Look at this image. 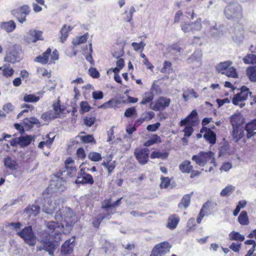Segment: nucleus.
<instances>
[{"label": "nucleus", "mask_w": 256, "mask_h": 256, "mask_svg": "<svg viewBox=\"0 0 256 256\" xmlns=\"http://www.w3.org/2000/svg\"><path fill=\"white\" fill-rule=\"evenodd\" d=\"M192 160L200 166H204L208 163H212L214 166H216L214 161V154L210 152H201L196 155H194L192 157Z\"/></svg>", "instance_id": "20e7f679"}, {"label": "nucleus", "mask_w": 256, "mask_h": 256, "mask_svg": "<svg viewBox=\"0 0 256 256\" xmlns=\"http://www.w3.org/2000/svg\"><path fill=\"white\" fill-rule=\"evenodd\" d=\"M204 138L211 144H214L216 142V134L211 130H209L204 134Z\"/></svg>", "instance_id": "bb28decb"}, {"label": "nucleus", "mask_w": 256, "mask_h": 256, "mask_svg": "<svg viewBox=\"0 0 256 256\" xmlns=\"http://www.w3.org/2000/svg\"><path fill=\"white\" fill-rule=\"evenodd\" d=\"M161 179V183L160 184V186L162 188H167L170 184V179L168 177H163L162 176L160 178Z\"/></svg>", "instance_id": "bf43d9fd"}, {"label": "nucleus", "mask_w": 256, "mask_h": 256, "mask_svg": "<svg viewBox=\"0 0 256 256\" xmlns=\"http://www.w3.org/2000/svg\"><path fill=\"white\" fill-rule=\"evenodd\" d=\"M222 74H224L228 77H231L233 78H236L238 77L236 70L232 66H230L225 72H222Z\"/></svg>", "instance_id": "c03bdc74"}, {"label": "nucleus", "mask_w": 256, "mask_h": 256, "mask_svg": "<svg viewBox=\"0 0 256 256\" xmlns=\"http://www.w3.org/2000/svg\"><path fill=\"white\" fill-rule=\"evenodd\" d=\"M80 138L81 140L84 143H89L94 141V138L93 136L90 134L81 136Z\"/></svg>", "instance_id": "680f3d73"}, {"label": "nucleus", "mask_w": 256, "mask_h": 256, "mask_svg": "<svg viewBox=\"0 0 256 256\" xmlns=\"http://www.w3.org/2000/svg\"><path fill=\"white\" fill-rule=\"evenodd\" d=\"M72 30V28L70 26H67L66 25L63 26L60 33V42H64L66 40L68 36V32Z\"/></svg>", "instance_id": "7c9ffc66"}, {"label": "nucleus", "mask_w": 256, "mask_h": 256, "mask_svg": "<svg viewBox=\"0 0 256 256\" xmlns=\"http://www.w3.org/2000/svg\"><path fill=\"white\" fill-rule=\"evenodd\" d=\"M107 218V216L102 214H99L96 217L93 218L92 225L94 228H98L101 222Z\"/></svg>", "instance_id": "79ce46f5"}, {"label": "nucleus", "mask_w": 256, "mask_h": 256, "mask_svg": "<svg viewBox=\"0 0 256 256\" xmlns=\"http://www.w3.org/2000/svg\"><path fill=\"white\" fill-rule=\"evenodd\" d=\"M88 158L93 162H99L102 160L101 154L96 152H90L88 155Z\"/></svg>", "instance_id": "de8ad7c7"}, {"label": "nucleus", "mask_w": 256, "mask_h": 256, "mask_svg": "<svg viewBox=\"0 0 256 256\" xmlns=\"http://www.w3.org/2000/svg\"><path fill=\"white\" fill-rule=\"evenodd\" d=\"M40 97L33 94H26L24 97V101L27 102H36Z\"/></svg>", "instance_id": "a19ab883"}, {"label": "nucleus", "mask_w": 256, "mask_h": 256, "mask_svg": "<svg viewBox=\"0 0 256 256\" xmlns=\"http://www.w3.org/2000/svg\"><path fill=\"white\" fill-rule=\"evenodd\" d=\"M251 94L252 92L246 86H242L240 92L235 94L232 98V104L235 106H239L240 108L244 107L246 104L244 102L247 100L248 94Z\"/></svg>", "instance_id": "6e6552de"}, {"label": "nucleus", "mask_w": 256, "mask_h": 256, "mask_svg": "<svg viewBox=\"0 0 256 256\" xmlns=\"http://www.w3.org/2000/svg\"><path fill=\"white\" fill-rule=\"evenodd\" d=\"M192 194V192L191 194H185L178 204V207L180 208L183 207L186 208L190 204Z\"/></svg>", "instance_id": "cd10ccee"}, {"label": "nucleus", "mask_w": 256, "mask_h": 256, "mask_svg": "<svg viewBox=\"0 0 256 256\" xmlns=\"http://www.w3.org/2000/svg\"><path fill=\"white\" fill-rule=\"evenodd\" d=\"M16 234L22 238L29 246H34L36 244V236L32 226L24 228L18 232Z\"/></svg>", "instance_id": "0eeeda50"}, {"label": "nucleus", "mask_w": 256, "mask_h": 256, "mask_svg": "<svg viewBox=\"0 0 256 256\" xmlns=\"http://www.w3.org/2000/svg\"><path fill=\"white\" fill-rule=\"evenodd\" d=\"M102 165L108 170V174H110L116 167V162L111 160H104L102 163Z\"/></svg>", "instance_id": "4c0bfd02"}, {"label": "nucleus", "mask_w": 256, "mask_h": 256, "mask_svg": "<svg viewBox=\"0 0 256 256\" xmlns=\"http://www.w3.org/2000/svg\"><path fill=\"white\" fill-rule=\"evenodd\" d=\"M88 34L86 33L84 35L79 37L76 40H73L72 43L74 45L76 46L81 44H84L86 42L88 38Z\"/></svg>", "instance_id": "3c124183"}, {"label": "nucleus", "mask_w": 256, "mask_h": 256, "mask_svg": "<svg viewBox=\"0 0 256 256\" xmlns=\"http://www.w3.org/2000/svg\"><path fill=\"white\" fill-rule=\"evenodd\" d=\"M90 75L94 78H98L100 77V73L96 68H90L88 70Z\"/></svg>", "instance_id": "69168bd1"}, {"label": "nucleus", "mask_w": 256, "mask_h": 256, "mask_svg": "<svg viewBox=\"0 0 256 256\" xmlns=\"http://www.w3.org/2000/svg\"><path fill=\"white\" fill-rule=\"evenodd\" d=\"M92 96L94 100H100L103 98L104 94L102 91H94L92 92Z\"/></svg>", "instance_id": "774afa93"}, {"label": "nucleus", "mask_w": 256, "mask_h": 256, "mask_svg": "<svg viewBox=\"0 0 256 256\" xmlns=\"http://www.w3.org/2000/svg\"><path fill=\"white\" fill-rule=\"evenodd\" d=\"M244 136V130L240 126L232 127V136L233 140L238 142Z\"/></svg>", "instance_id": "a211bd4d"}, {"label": "nucleus", "mask_w": 256, "mask_h": 256, "mask_svg": "<svg viewBox=\"0 0 256 256\" xmlns=\"http://www.w3.org/2000/svg\"><path fill=\"white\" fill-rule=\"evenodd\" d=\"M136 112L134 107H131L126 109L124 112V116L126 118H130Z\"/></svg>", "instance_id": "052dcab7"}, {"label": "nucleus", "mask_w": 256, "mask_h": 256, "mask_svg": "<svg viewBox=\"0 0 256 256\" xmlns=\"http://www.w3.org/2000/svg\"><path fill=\"white\" fill-rule=\"evenodd\" d=\"M40 210V206L37 204H32L28 206L24 210V213L28 215V217L32 216H35L39 212Z\"/></svg>", "instance_id": "aec40b11"}, {"label": "nucleus", "mask_w": 256, "mask_h": 256, "mask_svg": "<svg viewBox=\"0 0 256 256\" xmlns=\"http://www.w3.org/2000/svg\"><path fill=\"white\" fill-rule=\"evenodd\" d=\"M192 126L189 125L185 127L183 130L184 133V136L190 137L192 134L194 132Z\"/></svg>", "instance_id": "e2e57ef3"}, {"label": "nucleus", "mask_w": 256, "mask_h": 256, "mask_svg": "<svg viewBox=\"0 0 256 256\" xmlns=\"http://www.w3.org/2000/svg\"><path fill=\"white\" fill-rule=\"evenodd\" d=\"M238 221L242 225H248L249 224V220L246 211H242L238 217Z\"/></svg>", "instance_id": "2f4dec72"}, {"label": "nucleus", "mask_w": 256, "mask_h": 256, "mask_svg": "<svg viewBox=\"0 0 256 256\" xmlns=\"http://www.w3.org/2000/svg\"><path fill=\"white\" fill-rule=\"evenodd\" d=\"M96 118L94 117H86L84 118V122L88 126H91L94 122Z\"/></svg>", "instance_id": "338daca9"}, {"label": "nucleus", "mask_w": 256, "mask_h": 256, "mask_svg": "<svg viewBox=\"0 0 256 256\" xmlns=\"http://www.w3.org/2000/svg\"><path fill=\"white\" fill-rule=\"evenodd\" d=\"M172 63L168 61H164L163 63V66L160 70L162 73H166L168 72L172 67Z\"/></svg>", "instance_id": "13d9d810"}, {"label": "nucleus", "mask_w": 256, "mask_h": 256, "mask_svg": "<svg viewBox=\"0 0 256 256\" xmlns=\"http://www.w3.org/2000/svg\"><path fill=\"white\" fill-rule=\"evenodd\" d=\"M21 54L20 46L18 44H12L6 50L4 60L6 62L12 64H16L22 60Z\"/></svg>", "instance_id": "f03ea898"}, {"label": "nucleus", "mask_w": 256, "mask_h": 256, "mask_svg": "<svg viewBox=\"0 0 256 256\" xmlns=\"http://www.w3.org/2000/svg\"><path fill=\"white\" fill-rule=\"evenodd\" d=\"M234 190V187L232 185H228L224 188L222 189L220 195L222 196H226L230 195Z\"/></svg>", "instance_id": "49530a36"}, {"label": "nucleus", "mask_w": 256, "mask_h": 256, "mask_svg": "<svg viewBox=\"0 0 256 256\" xmlns=\"http://www.w3.org/2000/svg\"><path fill=\"white\" fill-rule=\"evenodd\" d=\"M154 98V94L152 92H146L142 96V101L140 102V104H141L145 105L150 102H152V101L153 100Z\"/></svg>", "instance_id": "c756f323"}, {"label": "nucleus", "mask_w": 256, "mask_h": 256, "mask_svg": "<svg viewBox=\"0 0 256 256\" xmlns=\"http://www.w3.org/2000/svg\"><path fill=\"white\" fill-rule=\"evenodd\" d=\"M134 154L136 160L140 164L144 165L148 162L149 154L148 148L136 149L134 150Z\"/></svg>", "instance_id": "4468645a"}, {"label": "nucleus", "mask_w": 256, "mask_h": 256, "mask_svg": "<svg viewBox=\"0 0 256 256\" xmlns=\"http://www.w3.org/2000/svg\"><path fill=\"white\" fill-rule=\"evenodd\" d=\"M229 238L232 240L243 242L244 240V236L240 234L238 232L232 231L229 234Z\"/></svg>", "instance_id": "c9c22d12"}, {"label": "nucleus", "mask_w": 256, "mask_h": 256, "mask_svg": "<svg viewBox=\"0 0 256 256\" xmlns=\"http://www.w3.org/2000/svg\"><path fill=\"white\" fill-rule=\"evenodd\" d=\"M240 114H234L230 118V121L232 127L238 126V122L240 120Z\"/></svg>", "instance_id": "6e6d98bb"}, {"label": "nucleus", "mask_w": 256, "mask_h": 256, "mask_svg": "<svg viewBox=\"0 0 256 256\" xmlns=\"http://www.w3.org/2000/svg\"><path fill=\"white\" fill-rule=\"evenodd\" d=\"M165 253L164 250L156 244L153 248L150 256H162Z\"/></svg>", "instance_id": "37998d69"}, {"label": "nucleus", "mask_w": 256, "mask_h": 256, "mask_svg": "<svg viewBox=\"0 0 256 256\" xmlns=\"http://www.w3.org/2000/svg\"><path fill=\"white\" fill-rule=\"evenodd\" d=\"M168 154L166 152H152L150 156V158H162V159H166L168 157Z\"/></svg>", "instance_id": "ea45409f"}, {"label": "nucleus", "mask_w": 256, "mask_h": 256, "mask_svg": "<svg viewBox=\"0 0 256 256\" xmlns=\"http://www.w3.org/2000/svg\"><path fill=\"white\" fill-rule=\"evenodd\" d=\"M170 102V100L169 98L161 96L154 102H150V108L154 111L164 110L169 106Z\"/></svg>", "instance_id": "9b49d317"}, {"label": "nucleus", "mask_w": 256, "mask_h": 256, "mask_svg": "<svg viewBox=\"0 0 256 256\" xmlns=\"http://www.w3.org/2000/svg\"><path fill=\"white\" fill-rule=\"evenodd\" d=\"M14 73V70L13 68H10V65L4 64V68L2 70V74L6 78L12 76Z\"/></svg>", "instance_id": "58836bf2"}, {"label": "nucleus", "mask_w": 256, "mask_h": 256, "mask_svg": "<svg viewBox=\"0 0 256 256\" xmlns=\"http://www.w3.org/2000/svg\"><path fill=\"white\" fill-rule=\"evenodd\" d=\"M55 220L59 222H64L66 226H73L76 221V218L72 210L68 207H62L58 208V212L54 216Z\"/></svg>", "instance_id": "f257e3e1"}, {"label": "nucleus", "mask_w": 256, "mask_h": 256, "mask_svg": "<svg viewBox=\"0 0 256 256\" xmlns=\"http://www.w3.org/2000/svg\"><path fill=\"white\" fill-rule=\"evenodd\" d=\"M161 142V138L157 134H154L150 140L144 142V146L148 147L154 144L160 143Z\"/></svg>", "instance_id": "f704fd0d"}, {"label": "nucleus", "mask_w": 256, "mask_h": 256, "mask_svg": "<svg viewBox=\"0 0 256 256\" xmlns=\"http://www.w3.org/2000/svg\"><path fill=\"white\" fill-rule=\"evenodd\" d=\"M199 122L198 116V112L196 110H193L190 114L185 118L182 120L180 122V126L185 125H190L192 126H196Z\"/></svg>", "instance_id": "f8f14e48"}, {"label": "nucleus", "mask_w": 256, "mask_h": 256, "mask_svg": "<svg viewBox=\"0 0 256 256\" xmlns=\"http://www.w3.org/2000/svg\"><path fill=\"white\" fill-rule=\"evenodd\" d=\"M20 146L22 147H24L29 145L32 140V136H20Z\"/></svg>", "instance_id": "e433bc0d"}, {"label": "nucleus", "mask_w": 256, "mask_h": 256, "mask_svg": "<svg viewBox=\"0 0 256 256\" xmlns=\"http://www.w3.org/2000/svg\"><path fill=\"white\" fill-rule=\"evenodd\" d=\"M75 182L76 184H88L92 185L94 183V180L90 174L81 172L78 176Z\"/></svg>", "instance_id": "2eb2a0df"}, {"label": "nucleus", "mask_w": 256, "mask_h": 256, "mask_svg": "<svg viewBox=\"0 0 256 256\" xmlns=\"http://www.w3.org/2000/svg\"><path fill=\"white\" fill-rule=\"evenodd\" d=\"M179 168L183 173H190L192 170L193 166L190 164V161L185 160L180 165Z\"/></svg>", "instance_id": "c85d7f7f"}, {"label": "nucleus", "mask_w": 256, "mask_h": 256, "mask_svg": "<svg viewBox=\"0 0 256 256\" xmlns=\"http://www.w3.org/2000/svg\"><path fill=\"white\" fill-rule=\"evenodd\" d=\"M243 60L246 64H256V55L248 54L243 58Z\"/></svg>", "instance_id": "a18cd8bd"}, {"label": "nucleus", "mask_w": 256, "mask_h": 256, "mask_svg": "<svg viewBox=\"0 0 256 256\" xmlns=\"http://www.w3.org/2000/svg\"><path fill=\"white\" fill-rule=\"evenodd\" d=\"M41 118L45 122H48L52 120L54 118H58L54 114L53 110H49L44 113L42 116Z\"/></svg>", "instance_id": "72a5a7b5"}, {"label": "nucleus", "mask_w": 256, "mask_h": 256, "mask_svg": "<svg viewBox=\"0 0 256 256\" xmlns=\"http://www.w3.org/2000/svg\"><path fill=\"white\" fill-rule=\"evenodd\" d=\"M42 246L37 247L38 250H44L48 252L51 256H54V253L56 249L59 246V244L56 243L52 240L46 238L42 240Z\"/></svg>", "instance_id": "9d476101"}, {"label": "nucleus", "mask_w": 256, "mask_h": 256, "mask_svg": "<svg viewBox=\"0 0 256 256\" xmlns=\"http://www.w3.org/2000/svg\"><path fill=\"white\" fill-rule=\"evenodd\" d=\"M53 112L54 114L58 118L60 114L62 112V110L61 108L60 105V100H58L56 102L53 104H52Z\"/></svg>", "instance_id": "09e8293b"}, {"label": "nucleus", "mask_w": 256, "mask_h": 256, "mask_svg": "<svg viewBox=\"0 0 256 256\" xmlns=\"http://www.w3.org/2000/svg\"><path fill=\"white\" fill-rule=\"evenodd\" d=\"M246 131V138L249 139L256 134V119L253 120L247 123L244 128Z\"/></svg>", "instance_id": "f3484780"}, {"label": "nucleus", "mask_w": 256, "mask_h": 256, "mask_svg": "<svg viewBox=\"0 0 256 256\" xmlns=\"http://www.w3.org/2000/svg\"><path fill=\"white\" fill-rule=\"evenodd\" d=\"M76 168L74 166L69 167H64V168L60 172L61 175L64 177L72 178L76 175Z\"/></svg>", "instance_id": "412c9836"}, {"label": "nucleus", "mask_w": 256, "mask_h": 256, "mask_svg": "<svg viewBox=\"0 0 256 256\" xmlns=\"http://www.w3.org/2000/svg\"><path fill=\"white\" fill-rule=\"evenodd\" d=\"M42 33V32L41 30L31 29L28 33V36L26 38V40L28 44L36 43L38 40H44Z\"/></svg>", "instance_id": "ddd939ff"}, {"label": "nucleus", "mask_w": 256, "mask_h": 256, "mask_svg": "<svg viewBox=\"0 0 256 256\" xmlns=\"http://www.w3.org/2000/svg\"><path fill=\"white\" fill-rule=\"evenodd\" d=\"M196 223L194 218H190L188 222L186 232H191L196 229Z\"/></svg>", "instance_id": "603ef678"}, {"label": "nucleus", "mask_w": 256, "mask_h": 256, "mask_svg": "<svg viewBox=\"0 0 256 256\" xmlns=\"http://www.w3.org/2000/svg\"><path fill=\"white\" fill-rule=\"evenodd\" d=\"M74 241V236L66 240L61 246V252L65 254L71 253L73 251Z\"/></svg>", "instance_id": "dca6fc26"}, {"label": "nucleus", "mask_w": 256, "mask_h": 256, "mask_svg": "<svg viewBox=\"0 0 256 256\" xmlns=\"http://www.w3.org/2000/svg\"><path fill=\"white\" fill-rule=\"evenodd\" d=\"M246 74L250 81L256 82V66L248 67L246 70Z\"/></svg>", "instance_id": "a878e982"}, {"label": "nucleus", "mask_w": 256, "mask_h": 256, "mask_svg": "<svg viewBox=\"0 0 256 256\" xmlns=\"http://www.w3.org/2000/svg\"><path fill=\"white\" fill-rule=\"evenodd\" d=\"M61 200H55L54 202L51 196L44 198L42 205V210L46 214L50 215L52 214L54 212L56 214L58 212V208H60Z\"/></svg>", "instance_id": "7ed1b4c3"}, {"label": "nucleus", "mask_w": 256, "mask_h": 256, "mask_svg": "<svg viewBox=\"0 0 256 256\" xmlns=\"http://www.w3.org/2000/svg\"><path fill=\"white\" fill-rule=\"evenodd\" d=\"M51 53V49L48 48L44 52L42 56H36L34 59V62L41 63L42 64H46L48 62L50 55Z\"/></svg>", "instance_id": "4be33fe9"}, {"label": "nucleus", "mask_w": 256, "mask_h": 256, "mask_svg": "<svg viewBox=\"0 0 256 256\" xmlns=\"http://www.w3.org/2000/svg\"><path fill=\"white\" fill-rule=\"evenodd\" d=\"M20 14H22L24 15V16L26 17V16L28 15L30 12V8L27 4H24L18 8Z\"/></svg>", "instance_id": "5fc2aeb1"}, {"label": "nucleus", "mask_w": 256, "mask_h": 256, "mask_svg": "<svg viewBox=\"0 0 256 256\" xmlns=\"http://www.w3.org/2000/svg\"><path fill=\"white\" fill-rule=\"evenodd\" d=\"M4 166L12 170H14L17 168L16 162L9 156L4 158Z\"/></svg>", "instance_id": "b1692460"}, {"label": "nucleus", "mask_w": 256, "mask_h": 256, "mask_svg": "<svg viewBox=\"0 0 256 256\" xmlns=\"http://www.w3.org/2000/svg\"><path fill=\"white\" fill-rule=\"evenodd\" d=\"M47 228L48 236L46 238L59 244L62 240V233L59 230V224L52 221L50 222L47 224Z\"/></svg>", "instance_id": "423d86ee"}, {"label": "nucleus", "mask_w": 256, "mask_h": 256, "mask_svg": "<svg viewBox=\"0 0 256 256\" xmlns=\"http://www.w3.org/2000/svg\"><path fill=\"white\" fill-rule=\"evenodd\" d=\"M179 221L180 218L176 215H171L168 218L166 226L171 230H174L176 227Z\"/></svg>", "instance_id": "393cba45"}, {"label": "nucleus", "mask_w": 256, "mask_h": 256, "mask_svg": "<svg viewBox=\"0 0 256 256\" xmlns=\"http://www.w3.org/2000/svg\"><path fill=\"white\" fill-rule=\"evenodd\" d=\"M22 108H26L28 109L24 110L20 112L18 114V116H17L18 118H20V116H22L24 113L28 112V110H33L34 109V106H32L31 104H22Z\"/></svg>", "instance_id": "4d7b16f0"}, {"label": "nucleus", "mask_w": 256, "mask_h": 256, "mask_svg": "<svg viewBox=\"0 0 256 256\" xmlns=\"http://www.w3.org/2000/svg\"><path fill=\"white\" fill-rule=\"evenodd\" d=\"M224 14L228 19L238 20L242 16V7L236 3L230 4L226 8Z\"/></svg>", "instance_id": "39448f33"}, {"label": "nucleus", "mask_w": 256, "mask_h": 256, "mask_svg": "<svg viewBox=\"0 0 256 256\" xmlns=\"http://www.w3.org/2000/svg\"><path fill=\"white\" fill-rule=\"evenodd\" d=\"M132 46L135 51H140V52H142L144 50V48L146 46V44H144L142 42H140V43L133 42L132 44Z\"/></svg>", "instance_id": "8fccbe9b"}, {"label": "nucleus", "mask_w": 256, "mask_h": 256, "mask_svg": "<svg viewBox=\"0 0 256 256\" xmlns=\"http://www.w3.org/2000/svg\"><path fill=\"white\" fill-rule=\"evenodd\" d=\"M202 56V52L200 50H196L187 60L188 64L196 62L198 63V66L201 64V58Z\"/></svg>", "instance_id": "5701e85b"}, {"label": "nucleus", "mask_w": 256, "mask_h": 256, "mask_svg": "<svg viewBox=\"0 0 256 256\" xmlns=\"http://www.w3.org/2000/svg\"><path fill=\"white\" fill-rule=\"evenodd\" d=\"M16 28V24L12 20L7 22H1L0 23V28L6 31L7 32H13Z\"/></svg>", "instance_id": "6ab92c4d"}, {"label": "nucleus", "mask_w": 256, "mask_h": 256, "mask_svg": "<svg viewBox=\"0 0 256 256\" xmlns=\"http://www.w3.org/2000/svg\"><path fill=\"white\" fill-rule=\"evenodd\" d=\"M232 64V62L228 60L220 62L216 66V70L222 74L230 67Z\"/></svg>", "instance_id": "473e14b6"}, {"label": "nucleus", "mask_w": 256, "mask_h": 256, "mask_svg": "<svg viewBox=\"0 0 256 256\" xmlns=\"http://www.w3.org/2000/svg\"><path fill=\"white\" fill-rule=\"evenodd\" d=\"M50 181L48 190L50 192H60L66 189V182L64 178L56 177Z\"/></svg>", "instance_id": "1a4fd4ad"}, {"label": "nucleus", "mask_w": 256, "mask_h": 256, "mask_svg": "<svg viewBox=\"0 0 256 256\" xmlns=\"http://www.w3.org/2000/svg\"><path fill=\"white\" fill-rule=\"evenodd\" d=\"M192 32H196L201 30L202 25L201 24V19H198L194 22H192Z\"/></svg>", "instance_id": "864d4df0"}, {"label": "nucleus", "mask_w": 256, "mask_h": 256, "mask_svg": "<svg viewBox=\"0 0 256 256\" xmlns=\"http://www.w3.org/2000/svg\"><path fill=\"white\" fill-rule=\"evenodd\" d=\"M160 122H156L154 124H149L146 127V130L149 132H156L160 126Z\"/></svg>", "instance_id": "0e129e2a"}]
</instances>
